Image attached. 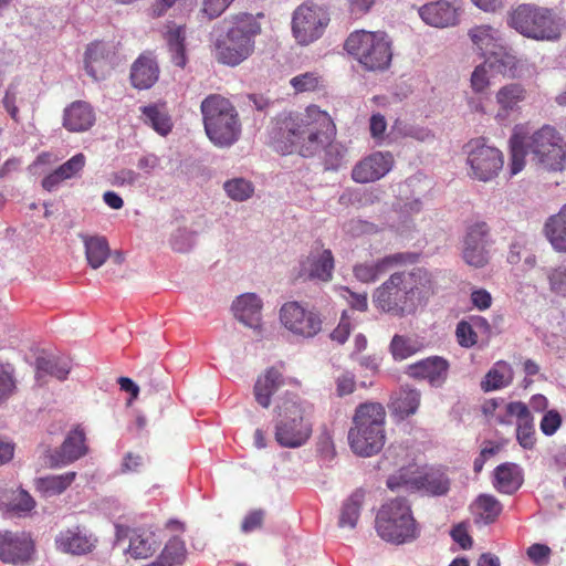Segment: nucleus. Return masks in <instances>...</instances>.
Masks as SVG:
<instances>
[{"label": "nucleus", "instance_id": "nucleus-23", "mask_svg": "<svg viewBox=\"0 0 566 566\" xmlns=\"http://www.w3.org/2000/svg\"><path fill=\"white\" fill-rule=\"evenodd\" d=\"M507 417L517 418L516 439L524 449L535 446V429L530 409L522 401H513L506 405Z\"/></svg>", "mask_w": 566, "mask_h": 566}, {"label": "nucleus", "instance_id": "nucleus-36", "mask_svg": "<svg viewBox=\"0 0 566 566\" xmlns=\"http://www.w3.org/2000/svg\"><path fill=\"white\" fill-rule=\"evenodd\" d=\"M473 44L486 57L491 53H496L502 44L499 31L490 25H479L469 31Z\"/></svg>", "mask_w": 566, "mask_h": 566}, {"label": "nucleus", "instance_id": "nucleus-32", "mask_svg": "<svg viewBox=\"0 0 566 566\" xmlns=\"http://www.w3.org/2000/svg\"><path fill=\"white\" fill-rule=\"evenodd\" d=\"M523 478L515 463H503L494 470L493 486L501 493L513 494L522 485Z\"/></svg>", "mask_w": 566, "mask_h": 566}, {"label": "nucleus", "instance_id": "nucleus-58", "mask_svg": "<svg viewBox=\"0 0 566 566\" xmlns=\"http://www.w3.org/2000/svg\"><path fill=\"white\" fill-rule=\"evenodd\" d=\"M336 394L344 397L354 392L356 388L355 376L348 371L340 374L336 380Z\"/></svg>", "mask_w": 566, "mask_h": 566}, {"label": "nucleus", "instance_id": "nucleus-52", "mask_svg": "<svg viewBox=\"0 0 566 566\" xmlns=\"http://www.w3.org/2000/svg\"><path fill=\"white\" fill-rule=\"evenodd\" d=\"M85 164L86 158L82 153H80L74 155L60 167H57V169L60 170V174L64 177V179L67 180L73 177H76L83 170Z\"/></svg>", "mask_w": 566, "mask_h": 566}, {"label": "nucleus", "instance_id": "nucleus-22", "mask_svg": "<svg viewBox=\"0 0 566 566\" xmlns=\"http://www.w3.org/2000/svg\"><path fill=\"white\" fill-rule=\"evenodd\" d=\"M417 255L413 253H395L387 255L373 264L361 263L354 268V275L363 283L375 282L380 275L385 274L390 268L413 263Z\"/></svg>", "mask_w": 566, "mask_h": 566}, {"label": "nucleus", "instance_id": "nucleus-38", "mask_svg": "<svg viewBox=\"0 0 566 566\" xmlns=\"http://www.w3.org/2000/svg\"><path fill=\"white\" fill-rule=\"evenodd\" d=\"M511 148V164L510 169L512 175H516L523 170L525 166V156L530 154L526 142V134L521 127H515L513 135L510 138Z\"/></svg>", "mask_w": 566, "mask_h": 566}, {"label": "nucleus", "instance_id": "nucleus-33", "mask_svg": "<svg viewBox=\"0 0 566 566\" xmlns=\"http://www.w3.org/2000/svg\"><path fill=\"white\" fill-rule=\"evenodd\" d=\"M85 248V255L92 269L101 268L111 254L108 241L103 235L80 234Z\"/></svg>", "mask_w": 566, "mask_h": 566}, {"label": "nucleus", "instance_id": "nucleus-9", "mask_svg": "<svg viewBox=\"0 0 566 566\" xmlns=\"http://www.w3.org/2000/svg\"><path fill=\"white\" fill-rule=\"evenodd\" d=\"M280 419L275 426V441L283 448H298L312 434V424L296 397L285 398L279 405Z\"/></svg>", "mask_w": 566, "mask_h": 566}, {"label": "nucleus", "instance_id": "nucleus-26", "mask_svg": "<svg viewBox=\"0 0 566 566\" xmlns=\"http://www.w3.org/2000/svg\"><path fill=\"white\" fill-rule=\"evenodd\" d=\"M448 370V360L439 356L428 357L409 366L410 376L428 379L433 386H439L447 379Z\"/></svg>", "mask_w": 566, "mask_h": 566}, {"label": "nucleus", "instance_id": "nucleus-60", "mask_svg": "<svg viewBox=\"0 0 566 566\" xmlns=\"http://www.w3.org/2000/svg\"><path fill=\"white\" fill-rule=\"evenodd\" d=\"M350 331H352L350 318L348 317L346 312H344L342 314L338 325L332 332L331 337L333 340H336L339 344H344L348 339Z\"/></svg>", "mask_w": 566, "mask_h": 566}, {"label": "nucleus", "instance_id": "nucleus-54", "mask_svg": "<svg viewBox=\"0 0 566 566\" xmlns=\"http://www.w3.org/2000/svg\"><path fill=\"white\" fill-rule=\"evenodd\" d=\"M547 279L554 293L566 295V265H559L549 270Z\"/></svg>", "mask_w": 566, "mask_h": 566}, {"label": "nucleus", "instance_id": "nucleus-10", "mask_svg": "<svg viewBox=\"0 0 566 566\" xmlns=\"http://www.w3.org/2000/svg\"><path fill=\"white\" fill-rule=\"evenodd\" d=\"M527 148L532 160L542 168L560 171L566 166V143L552 126H543L530 137Z\"/></svg>", "mask_w": 566, "mask_h": 566}, {"label": "nucleus", "instance_id": "nucleus-11", "mask_svg": "<svg viewBox=\"0 0 566 566\" xmlns=\"http://www.w3.org/2000/svg\"><path fill=\"white\" fill-rule=\"evenodd\" d=\"M329 20V13L325 7L305 1L293 12V35L298 44L307 45L322 36Z\"/></svg>", "mask_w": 566, "mask_h": 566}, {"label": "nucleus", "instance_id": "nucleus-20", "mask_svg": "<svg viewBox=\"0 0 566 566\" xmlns=\"http://www.w3.org/2000/svg\"><path fill=\"white\" fill-rule=\"evenodd\" d=\"M527 98V90L521 83H509L501 86L495 93L496 112L495 119L504 123L513 114L521 112V104Z\"/></svg>", "mask_w": 566, "mask_h": 566}, {"label": "nucleus", "instance_id": "nucleus-25", "mask_svg": "<svg viewBox=\"0 0 566 566\" xmlns=\"http://www.w3.org/2000/svg\"><path fill=\"white\" fill-rule=\"evenodd\" d=\"M95 119V112L87 102L75 101L64 109L63 126L69 132H86Z\"/></svg>", "mask_w": 566, "mask_h": 566}, {"label": "nucleus", "instance_id": "nucleus-49", "mask_svg": "<svg viewBox=\"0 0 566 566\" xmlns=\"http://www.w3.org/2000/svg\"><path fill=\"white\" fill-rule=\"evenodd\" d=\"M19 94V83L13 81L6 88L2 97V105L4 109L15 123H19V108L17 106Z\"/></svg>", "mask_w": 566, "mask_h": 566}, {"label": "nucleus", "instance_id": "nucleus-18", "mask_svg": "<svg viewBox=\"0 0 566 566\" xmlns=\"http://www.w3.org/2000/svg\"><path fill=\"white\" fill-rule=\"evenodd\" d=\"M394 165L395 159L391 153L375 151L354 166L352 178L359 184L374 182L385 177Z\"/></svg>", "mask_w": 566, "mask_h": 566}, {"label": "nucleus", "instance_id": "nucleus-64", "mask_svg": "<svg viewBox=\"0 0 566 566\" xmlns=\"http://www.w3.org/2000/svg\"><path fill=\"white\" fill-rule=\"evenodd\" d=\"M471 302L480 311L488 310L492 304L491 294L484 289H478L471 293Z\"/></svg>", "mask_w": 566, "mask_h": 566}, {"label": "nucleus", "instance_id": "nucleus-16", "mask_svg": "<svg viewBox=\"0 0 566 566\" xmlns=\"http://www.w3.org/2000/svg\"><path fill=\"white\" fill-rule=\"evenodd\" d=\"M97 537L85 526L74 525L61 530L55 538L56 551L73 556L92 553L97 545Z\"/></svg>", "mask_w": 566, "mask_h": 566}, {"label": "nucleus", "instance_id": "nucleus-12", "mask_svg": "<svg viewBox=\"0 0 566 566\" xmlns=\"http://www.w3.org/2000/svg\"><path fill=\"white\" fill-rule=\"evenodd\" d=\"M470 177L480 181H490L495 178L503 168V154L485 143L484 138L471 139L467 144Z\"/></svg>", "mask_w": 566, "mask_h": 566}, {"label": "nucleus", "instance_id": "nucleus-47", "mask_svg": "<svg viewBox=\"0 0 566 566\" xmlns=\"http://www.w3.org/2000/svg\"><path fill=\"white\" fill-rule=\"evenodd\" d=\"M223 189L234 201H244L252 197L254 186L244 178H233L224 182Z\"/></svg>", "mask_w": 566, "mask_h": 566}, {"label": "nucleus", "instance_id": "nucleus-44", "mask_svg": "<svg viewBox=\"0 0 566 566\" xmlns=\"http://www.w3.org/2000/svg\"><path fill=\"white\" fill-rule=\"evenodd\" d=\"M70 365L66 360L55 357H40L36 359V378L43 375H51L59 380H64L70 373Z\"/></svg>", "mask_w": 566, "mask_h": 566}, {"label": "nucleus", "instance_id": "nucleus-24", "mask_svg": "<svg viewBox=\"0 0 566 566\" xmlns=\"http://www.w3.org/2000/svg\"><path fill=\"white\" fill-rule=\"evenodd\" d=\"M284 385L285 379L282 373L275 367L268 368L256 378L253 387V396L256 403L268 409L272 403L273 395Z\"/></svg>", "mask_w": 566, "mask_h": 566}, {"label": "nucleus", "instance_id": "nucleus-61", "mask_svg": "<svg viewBox=\"0 0 566 566\" xmlns=\"http://www.w3.org/2000/svg\"><path fill=\"white\" fill-rule=\"evenodd\" d=\"M562 423L559 413L555 410L546 412L541 421V430L546 436L554 434Z\"/></svg>", "mask_w": 566, "mask_h": 566}, {"label": "nucleus", "instance_id": "nucleus-57", "mask_svg": "<svg viewBox=\"0 0 566 566\" xmlns=\"http://www.w3.org/2000/svg\"><path fill=\"white\" fill-rule=\"evenodd\" d=\"M234 0H203L202 11L209 19L221 15Z\"/></svg>", "mask_w": 566, "mask_h": 566}, {"label": "nucleus", "instance_id": "nucleus-59", "mask_svg": "<svg viewBox=\"0 0 566 566\" xmlns=\"http://www.w3.org/2000/svg\"><path fill=\"white\" fill-rule=\"evenodd\" d=\"M264 515L265 513L263 510L259 509L251 511L249 514L245 515V517L242 521V532L250 533L258 528H261V526L263 525Z\"/></svg>", "mask_w": 566, "mask_h": 566}, {"label": "nucleus", "instance_id": "nucleus-6", "mask_svg": "<svg viewBox=\"0 0 566 566\" xmlns=\"http://www.w3.org/2000/svg\"><path fill=\"white\" fill-rule=\"evenodd\" d=\"M375 527L384 541L396 545L413 542L420 536V526L405 497L386 501L377 512Z\"/></svg>", "mask_w": 566, "mask_h": 566}, {"label": "nucleus", "instance_id": "nucleus-7", "mask_svg": "<svg viewBox=\"0 0 566 566\" xmlns=\"http://www.w3.org/2000/svg\"><path fill=\"white\" fill-rule=\"evenodd\" d=\"M344 48L367 71L386 70L392 59L391 42L384 32H352Z\"/></svg>", "mask_w": 566, "mask_h": 566}, {"label": "nucleus", "instance_id": "nucleus-63", "mask_svg": "<svg viewBox=\"0 0 566 566\" xmlns=\"http://www.w3.org/2000/svg\"><path fill=\"white\" fill-rule=\"evenodd\" d=\"M343 291L348 294L346 296L347 302L349 303L350 307L360 312H365L368 308V301H367V294L366 293H355L348 287H343Z\"/></svg>", "mask_w": 566, "mask_h": 566}, {"label": "nucleus", "instance_id": "nucleus-41", "mask_svg": "<svg viewBox=\"0 0 566 566\" xmlns=\"http://www.w3.org/2000/svg\"><path fill=\"white\" fill-rule=\"evenodd\" d=\"M486 65L493 73H500L504 76L513 77L516 71V57L505 51L502 46L496 50V53H491L485 57Z\"/></svg>", "mask_w": 566, "mask_h": 566}, {"label": "nucleus", "instance_id": "nucleus-45", "mask_svg": "<svg viewBox=\"0 0 566 566\" xmlns=\"http://www.w3.org/2000/svg\"><path fill=\"white\" fill-rule=\"evenodd\" d=\"M420 403L419 391L410 388H402L394 400V410L402 418L413 415Z\"/></svg>", "mask_w": 566, "mask_h": 566}, {"label": "nucleus", "instance_id": "nucleus-19", "mask_svg": "<svg viewBox=\"0 0 566 566\" xmlns=\"http://www.w3.org/2000/svg\"><path fill=\"white\" fill-rule=\"evenodd\" d=\"M334 256L331 250H313L300 262L297 279L328 282L333 277Z\"/></svg>", "mask_w": 566, "mask_h": 566}, {"label": "nucleus", "instance_id": "nucleus-5", "mask_svg": "<svg viewBox=\"0 0 566 566\" xmlns=\"http://www.w3.org/2000/svg\"><path fill=\"white\" fill-rule=\"evenodd\" d=\"M205 132L218 147L233 145L241 135V122L234 105L220 94H210L200 105Z\"/></svg>", "mask_w": 566, "mask_h": 566}, {"label": "nucleus", "instance_id": "nucleus-14", "mask_svg": "<svg viewBox=\"0 0 566 566\" xmlns=\"http://www.w3.org/2000/svg\"><path fill=\"white\" fill-rule=\"evenodd\" d=\"M88 452L84 429L77 424L65 437L59 449H48L44 452V463L50 468H59L75 462Z\"/></svg>", "mask_w": 566, "mask_h": 566}, {"label": "nucleus", "instance_id": "nucleus-13", "mask_svg": "<svg viewBox=\"0 0 566 566\" xmlns=\"http://www.w3.org/2000/svg\"><path fill=\"white\" fill-rule=\"evenodd\" d=\"M282 325L294 335L311 338L322 329V319L313 310L298 302H287L280 310Z\"/></svg>", "mask_w": 566, "mask_h": 566}, {"label": "nucleus", "instance_id": "nucleus-2", "mask_svg": "<svg viewBox=\"0 0 566 566\" xmlns=\"http://www.w3.org/2000/svg\"><path fill=\"white\" fill-rule=\"evenodd\" d=\"M434 292L432 274L418 268L395 272L373 295L375 306L385 313L402 317L415 312L418 304Z\"/></svg>", "mask_w": 566, "mask_h": 566}, {"label": "nucleus", "instance_id": "nucleus-37", "mask_svg": "<svg viewBox=\"0 0 566 566\" xmlns=\"http://www.w3.org/2000/svg\"><path fill=\"white\" fill-rule=\"evenodd\" d=\"M159 544L155 534L147 531H134L129 537L128 553L133 558L146 559L154 555Z\"/></svg>", "mask_w": 566, "mask_h": 566}, {"label": "nucleus", "instance_id": "nucleus-35", "mask_svg": "<svg viewBox=\"0 0 566 566\" xmlns=\"http://www.w3.org/2000/svg\"><path fill=\"white\" fill-rule=\"evenodd\" d=\"M143 120L158 134L166 136L171 132L172 122L165 104H151L140 107Z\"/></svg>", "mask_w": 566, "mask_h": 566}, {"label": "nucleus", "instance_id": "nucleus-62", "mask_svg": "<svg viewBox=\"0 0 566 566\" xmlns=\"http://www.w3.org/2000/svg\"><path fill=\"white\" fill-rule=\"evenodd\" d=\"M451 537L463 549H469L472 547V537L469 535L468 530L463 524H458L452 528Z\"/></svg>", "mask_w": 566, "mask_h": 566}, {"label": "nucleus", "instance_id": "nucleus-51", "mask_svg": "<svg viewBox=\"0 0 566 566\" xmlns=\"http://www.w3.org/2000/svg\"><path fill=\"white\" fill-rule=\"evenodd\" d=\"M457 340L460 346L470 348L478 343V334L471 323L460 321L455 328Z\"/></svg>", "mask_w": 566, "mask_h": 566}, {"label": "nucleus", "instance_id": "nucleus-40", "mask_svg": "<svg viewBox=\"0 0 566 566\" xmlns=\"http://www.w3.org/2000/svg\"><path fill=\"white\" fill-rule=\"evenodd\" d=\"M365 493L361 490H356L344 502L340 511L338 525L340 527L354 528L360 515V509L364 502Z\"/></svg>", "mask_w": 566, "mask_h": 566}, {"label": "nucleus", "instance_id": "nucleus-34", "mask_svg": "<svg viewBox=\"0 0 566 566\" xmlns=\"http://www.w3.org/2000/svg\"><path fill=\"white\" fill-rule=\"evenodd\" d=\"M514 373L511 365L504 360H499L486 373L481 381V388L485 392L502 389L511 385Z\"/></svg>", "mask_w": 566, "mask_h": 566}, {"label": "nucleus", "instance_id": "nucleus-3", "mask_svg": "<svg viewBox=\"0 0 566 566\" xmlns=\"http://www.w3.org/2000/svg\"><path fill=\"white\" fill-rule=\"evenodd\" d=\"M385 407L379 402H364L356 407L347 439L352 451L359 457L379 453L386 443Z\"/></svg>", "mask_w": 566, "mask_h": 566}, {"label": "nucleus", "instance_id": "nucleus-29", "mask_svg": "<svg viewBox=\"0 0 566 566\" xmlns=\"http://www.w3.org/2000/svg\"><path fill=\"white\" fill-rule=\"evenodd\" d=\"M106 45L102 42L91 43L85 52V70L95 81L104 80L109 72Z\"/></svg>", "mask_w": 566, "mask_h": 566}, {"label": "nucleus", "instance_id": "nucleus-1", "mask_svg": "<svg viewBox=\"0 0 566 566\" xmlns=\"http://www.w3.org/2000/svg\"><path fill=\"white\" fill-rule=\"evenodd\" d=\"M281 130L277 149L284 155L297 153L302 157H313L325 150L336 137L333 118L317 105H308L304 113L285 118Z\"/></svg>", "mask_w": 566, "mask_h": 566}, {"label": "nucleus", "instance_id": "nucleus-55", "mask_svg": "<svg viewBox=\"0 0 566 566\" xmlns=\"http://www.w3.org/2000/svg\"><path fill=\"white\" fill-rule=\"evenodd\" d=\"M35 506V501L33 497L24 490H19L13 492V496L11 500V510L17 513H27L33 510Z\"/></svg>", "mask_w": 566, "mask_h": 566}, {"label": "nucleus", "instance_id": "nucleus-30", "mask_svg": "<svg viewBox=\"0 0 566 566\" xmlns=\"http://www.w3.org/2000/svg\"><path fill=\"white\" fill-rule=\"evenodd\" d=\"M165 28L166 31L163 35L170 52L171 61L176 66L185 67L187 64L185 27L177 25L175 22H169Z\"/></svg>", "mask_w": 566, "mask_h": 566}, {"label": "nucleus", "instance_id": "nucleus-48", "mask_svg": "<svg viewBox=\"0 0 566 566\" xmlns=\"http://www.w3.org/2000/svg\"><path fill=\"white\" fill-rule=\"evenodd\" d=\"M418 350L417 342L406 336L395 335L390 342V352L396 360H403Z\"/></svg>", "mask_w": 566, "mask_h": 566}, {"label": "nucleus", "instance_id": "nucleus-31", "mask_svg": "<svg viewBox=\"0 0 566 566\" xmlns=\"http://www.w3.org/2000/svg\"><path fill=\"white\" fill-rule=\"evenodd\" d=\"M544 232L555 251L566 252V203L546 220Z\"/></svg>", "mask_w": 566, "mask_h": 566}, {"label": "nucleus", "instance_id": "nucleus-28", "mask_svg": "<svg viewBox=\"0 0 566 566\" xmlns=\"http://www.w3.org/2000/svg\"><path fill=\"white\" fill-rule=\"evenodd\" d=\"M232 310L234 316L244 325L258 328L261 322L262 302L254 293H247L239 296Z\"/></svg>", "mask_w": 566, "mask_h": 566}, {"label": "nucleus", "instance_id": "nucleus-53", "mask_svg": "<svg viewBox=\"0 0 566 566\" xmlns=\"http://www.w3.org/2000/svg\"><path fill=\"white\" fill-rule=\"evenodd\" d=\"M489 72H492L484 61L478 65L471 75V87L475 93H481L490 85Z\"/></svg>", "mask_w": 566, "mask_h": 566}, {"label": "nucleus", "instance_id": "nucleus-8", "mask_svg": "<svg viewBox=\"0 0 566 566\" xmlns=\"http://www.w3.org/2000/svg\"><path fill=\"white\" fill-rule=\"evenodd\" d=\"M509 24L521 34L535 40L554 41L560 36L559 20L553 11L535 4H520L511 12Z\"/></svg>", "mask_w": 566, "mask_h": 566}, {"label": "nucleus", "instance_id": "nucleus-17", "mask_svg": "<svg viewBox=\"0 0 566 566\" xmlns=\"http://www.w3.org/2000/svg\"><path fill=\"white\" fill-rule=\"evenodd\" d=\"M34 544L24 532H0V560L13 565H22L31 560Z\"/></svg>", "mask_w": 566, "mask_h": 566}, {"label": "nucleus", "instance_id": "nucleus-21", "mask_svg": "<svg viewBox=\"0 0 566 566\" xmlns=\"http://www.w3.org/2000/svg\"><path fill=\"white\" fill-rule=\"evenodd\" d=\"M461 7L455 2L438 0L419 8L422 21L434 28H448L459 23Z\"/></svg>", "mask_w": 566, "mask_h": 566}, {"label": "nucleus", "instance_id": "nucleus-27", "mask_svg": "<svg viewBox=\"0 0 566 566\" xmlns=\"http://www.w3.org/2000/svg\"><path fill=\"white\" fill-rule=\"evenodd\" d=\"M159 69L149 53L140 54L130 69V81L134 87L146 90L158 80Z\"/></svg>", "mask_w": 566, "mask_h": 566}, {"label": "nucleus", "instance_id": "nucleus-39", "mask_svg": "<svg viewBox=\"0 0 566 566\" xmlns=\"http://www.w3.org/2000/svg\"><path fill=\"white\" fill-rule=\"evenodd\" d=\"M75 472H66L59 475L39 478L35 489L44 496H54L63 493L75 480Z\"/></svg>", "mask_w": 566, "mask_h": 566}, {"label": "nucleus", "instance_id": "nucleus-15", "mask_svg": "<svg viewBox=\"0 0 566 566\" xmlns=\"http://www.w3.org/2000/svg\"><path fill=\"white\" fill-rule=\"evenodd\" d=\"M490 228L485 222L471 224L464 237L463 259L467 264L483 268L489 263Z\"/></svg>", "mask_w": 566, "mask_h": 566}, {"label": "nucleus", "instance_id": "nucleus-46", "mask_svg": "<svg viewBox=\"0 0 566 566\" xmlns=\"http://www.w3.org/2000/svg\"><path fill=\"white\" fill-rule=\"evenodd\" d=\"M290 85L295 93H311L325 87L323 76L317 72H305L290 80Z\"/></svg>", "mask_w": 566, "mask_h": 566}, {"label": "nucleus", "instance_id": "nucleus-4", "mask_svg": "<svg viewBox=\"0 0 566 566\" xmlns=\"http://www.w3.org/2000/svg\"><path fill=\"white\" fill-rule=\"evenodd\" d=\"M228 30L224 38L216 43L219 62L235 66L248 59L254 50V38L261 33V24L256 18L247 12L230 15L224 20Z\"/></svg>", "mask_w": 566, "mask_h": 566}, {"label": "nucleus", "instance_id": "nucleus-50", "mask_svg": "<svg viewBox=\"0 0 566 566\" xmlns=\"http://www.w3.org/2000/svg\"><path fill=\"white\" fill-rule=\"evenodd\" d=\"M13 368L0 366V405L8 400L17 389Z\"/></svg>", "mask_w": 566, "mask_h": 566}, {"label": "nucleus", "instance_id": "nucleus-42", "mask_svg": "<svg viewBox=\"0 0 566 566\" xmlns=\"http://www.w3.org/2000/svg\"><path fill=\"white\" fill-rule=\"evenodd\" d=\"M186 554L187 551L184 541L179 537H172L166 543L157 562L153 566L180 565L186 559Z\"/></svg>", "mask_w": 566, "mask_h": 566}, {"label": "nucleus", "instance_id": "nucleus-43", "mask_svg": "<svg viewBox=\"0 0 566 566\" xmlns=\"http://www.w3.org/2000/svg\"><path fill=\"white\" fill-rule=\"evenodd\" d=\"M475 514L485 523L491 524L495 522L502 512V504L500 501L490 494H481L476 497L473 504Z\"/></svg>", "mask_w": 566, "mask_h": 566}, {"label": "nucleus", "instance_id": "nucleus-56", "mask_svg": "<svg viewBox=\"0 0 566 566\" xmlns=\"http://www.w3.org/2000/svg\"><path fill=\"white\" fill-rule=\"evenodd\" d=\"M528 558L537 566H546L552 554L551 548L545 544H533L526 552Z\"/></svg>", "mask_w": 566, "mask_h": 566}]
</instances>
